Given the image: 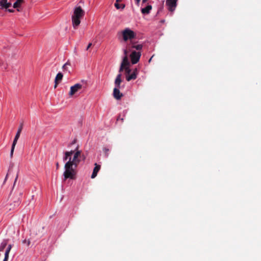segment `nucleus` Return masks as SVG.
I'll use <instances>...</instances> for the list:
<instances>
[{
	"label": "nucleus",
	"instance_id": "obj_1",
	"mask_svg": "<svg viewBox=\"0 0 261 261\" xmlns=\"http://www.w3.org/2000/svg\"><path fill=\"white\" fill-rule=\"evenodd\" d=\"M73 151V158L72 159L70 156L68 161L65 164L64 166L65 169L63 173L64 180L68 178L73 179L75 178L76 173L75 169L81 162V158L82 155V151L79 150V146H77Z\"/></svg>",
	"mask_w": 261,
	"mask_h": 261
},
{
	"label": "nucleus",
	"instance_id": "obj_2",
	"mask_svg": "<svg viewBox=\"0 0 261 261\" xmlns=\"http://www.w3.org/2000/svg\"><path fill=\"white\" fill-rule=\"evenodd\" d=\"M85 13L84 10L81 6L74 8L73 13L71 16L72 24L74 29H76L80 24L81 19L84 16Z\"/></svg>",
	"mask_w": 261,
	"mask_h": 261
},
{
	"label": "nucleus",
	"instance_id": "obj_3",
	"mask_svg": "<svg viewBox=\"0 0 261 261\" xmlns=\"http://www.w3.org/2000/svg\"><path fill=\"white\" fill-rule=\"evenodd\" d=\"M21 194H22L20 192H18L14 194H13L12 192H11L9 199L10 207H8L6 208L8 209L9 210H11L12 209L14 208L15 207L18 206L20 203V197L21 196Z\"/></svg>",
	"mask_w": 261,
	"mask_h": 261
},
{
	"label": "nucleus",
	"instance_id": "obj_4",
	"mask_svg": "<svg viewBox=\"0 0 261 261\" xmlns=\"http://www.w3.org/2000/svg\"><path fill=\"white\" fill-rule=\"evenodd\" d=\"M123 40L126 42L128 40H132L136 37V33L130 29L127 28L121 32Z\"/></svg>",
	"mask_w": 261,
	"mask_h": 261
},
{
	"label": "nucleus",
	"instance_id": "obj_5",
	"mask_svg": "<svg viewBox=\"0 0 261 261\" xmlns=\"http://www.w3.org/2000/svg\"><path fill=\"white\" fill-rule=\"evenodd\" d=\"M22 128H23V124L21 123V124H20V125H19V126L18 128L17 132L15 136V138L14 139V140H13V143H12V145L11 146L10 155L11 158H13L15 147L17 144V141H18L19 138L20 137V135L21 133Z\"/></svg>",
	"mask_w": 261,
	"mask_h": 261
},
{
	"label": "nucleus",
	"instance_id": "obj_6",
	"mask_svg": "<svg viewBox=\"0 0 261 261\" xmlns=\"http://www.w3.org/2000/svg\"><path fill=\"white\" fill-rule=\"evenodd\" d=\"M141 53L138 51L137 52L136 51H133L132 54L130 55V58L131 60V62L133 64H135L137 63L140 58L141 57Z\"/></svg>",
	"mask_w": 261,
	"mask_h": 261
},
{
	"label": "nucleus",
	"instance_id": "obj_7",
	"mask_svg": "<svg viewBox=\"0 0 261 261\" xmlns=\"http://www.w3.org/2000/svg\"><path fill=\"white\" fill-rule=\"evenodd\" d=\"M82 88V85L80 84H76L70 87V90L69 92L70 96H73L76 92L81 90Z\"/></svg>",
	"mask_w": 261,
	"mask_h": 261
},
{
	"label": "nucleus",
	"instance_id": "obj_8",
	"mask_svg": "<svg viewBox=\"0 0 261 261\" xmlns=\"http://www.w3.org/2000/svg\"><path fill=\"white\" fill-rule=\"evenodd\" d=\"M177 0H167L166 4L169 7L170 11H173L176 6Z\"/></svg>",
	"mask_w": 261,
	"mask_h": 261
},
{
	"label": "nucleus",
	"instance_id": "obj_9",
	"mask_svg": "<svg viewBox=\"0 0 261 261\" xmlns=\"http://www.w3.org/2000/svg\"><path fill=\"white\" fill-rule=\"evenodd\" d=\"M119 88H120L115 87L113 90V96L117 100L120 99L123 96V94L120 93L119 91Z\"/></svg>",
	"mask_w": 261,
	"mask_h": 261
},
{
	"label": "nucleus",
	"instance_id": "obj_10",
	"mask_svg": "<svg viewBox=\"0 0 261 261\" xmlns=\"http://www.w3.org/2000/svg\"><path fill=\"white\" fill-rule=\"evenodd\" d=\"M138 74V70L137 68H135L133 72L128 75H126V79L127 81H130L132 80H135Z\"/></svg>",
	"mask_w": 261,
	"mask_h": 261
},
{
	"label": "nucleus",
	"instance_id": "obj_11",
	"mask_svg": "<svg viewBox=\"0 0 261 261\" xmlns=\"http://www.w3.org/2000/svg\"><path fill=\"white\" fill-rule=\"evenodd\" d=\"M63 76V74L61 72H59L57 74L55 80V88H56L57 87L59 83L62 81Z\"/></svg>",
	"mask_w": 261,
	"mask_h": 261
},
{
	"label": "nucleus",
	"instance_id": "obj_12",
	"mask_svg": "<svg viewBox=\"0 0 261 261\" xmlns=\"http://www.w3.org/2000/svg\"><path fill=\"white\" fill-rule=\"evenodd\" d=\"M11 3H8L7 0H0V6L2 9H7L11 6Z\"/></svg>",
	"mask_w": 261,
	"mask_h": 261
},
{
	"label": "nucleus",
	"instance_id": "obj_13",
	"mask_svg": "<svg viewBox=\"0 0 261 261\" xmlns=\"http://www.w3.org/2000/svg\"><path fill=\"white\" fill-rule=\"evenodd\" d=\"M94 165L95 167L91 175V178H94L97 176V173L100 169V165H98L97 163H95Z\"/></svg>",
	"mask_w": 261,
	"mask_h": 261
},
{
	"label": "nucleus",
	"instance_id": "obj_14",
	"mask_svg": "<svg viewBox=\"0 0 261 261\" xmlns=\"http://www.w3.org/2000/svg\"><path fill=\"white\" fill-rule=\"evenodd\" d=\"M121 82V74L119 73L117 75V77L115 80V87L120 88Z\"/></svg>",
	"mask_w": 261,
	"mask_h": 261
},
{
	"label": "nucleus",
	"instance_id": "obj_15",
	"mask_svg": "<svg viewBox=\"0 0 261 261\" xmlns=\"http://www.w3.org/2000/svg\"><path fill=\"white\" fill-rule=\"evenodd\" d=\"M151 9L152 6L150 5H148L146 7L141 9V12L144 14H148L150 13V11Z\"/></svg>",
	"mask_w": 261,
	"mask_h": 261
},
{
	"label": "nucleus",
	"instance_id": "obj_16",
	"mask_svg": "<svg viewBox=\"0 0 261 261\" xmlns=\"http://www.w3.org/2000/svg\"><path fill=\"white\" fill-rule=\"evenodd\" d=\"M129 44H130L131 49L132 48H135L136 49H137L138 50H140L142 49V47H143L142 45H141V44L136 45L135 44V43L133 42V41H130Z\"/></svg>",
	"mask_w": 261,
	"mask_h": 261
},
{
	"label": "nucleus",
	"instance_id": "obj_17",
	"mask_svg": "<svg viewBox=\"0 0 261 261\" xmlns=\"http://www.w3.org/2000/svg\"><path fill=\"white\" fill-rule=\"evenodd\" d=\"M11 248H12V245H9L6 250L5 254V258H4L3 261H8V257H9V252H10Z\"/></svg>",
	"mask_w": 261,
	"mask_h": 261
},
{
	"label": "nucleus",
	"instance_id": "obj_18",
	"mask_svg": "<svg viewBox=\"0 0 261 261\" xmlns=\"http://www.w3.org/2000/svg\"><path fill=\"white\" fill-rule=\"evenodd\" d=\"M73 153H74V151H72V150H71L70 151H66L64 153L65 156L63 158V160L64 161L67 160L68 159V158L69 159V158L71 156V155L73 154Z\"/></svg>",
	"mask_w": 261,
	"mask_h": 261
},
{
	"label": "nucleus",
	"instance_id": "obj_19",
	"mask_svg": "<svg viewBox=\"0 0 261 261\" xmlns=\"http://www.w3.org/2000/svg\"><path fill=\"white\" fill-rule=\"evenodd\" d=\"M121 65L124 66H128L129 65L128 59L127 57H124L121 64Z\"/></svg>",
	"mask_w": 261,
	"mask_h": 261
},
{
	"label": "nucleus",
	"instance_id": "obj_20",
	"mask_svg": "<svg viewBox=\"0 0 261 261\" xmlns=\"http://www.w3.org/2000/svg\"><path fill=\"white\" fill-rule=\"evenodd\" d=\"M23 0H16V1L13 4L14 8H19L22 3H23Z\"/></svg>",
	"mask_w": 261,
	"mask_h": 261
},
{
	"label": "nucleus",
	"instance_id": "obj_21",
	"mask_svg": "<svg viewBox=\"0 0 261 261\" xmlns=\"http://www.w3.org/2000/svg\"><path fill=\"white\" fill-rule=\"evenodd\" d=\"M130 51H132L130 48V44H127L126 46V49L123 50L124 57H127L128 53Z\"/></svg>",
	"mask_w": 261,
	"mask_h": 261
},
{
	"label": "nucleus",
	"instance_id": "obj_22",
	"mask_svg": "<svg viewBox=\"0 0 261 261\" xmlns=\"http://www.w3.org/2000/svg\"><path fill=\"white\" fill-rule=\"evenodd\" d=\"M7 245V241H4L0 245V251H2Z\"/></svg>",
	"mask_w": 261,
	"mask_h": 261
},
{
	"label": "nucleus",
	"instance_id": "obj_23",
	"mask_svg": "<svg viewBox=\"0 0 261 261\" xmlns=\"http://www.w3.org/2000/svg\"><path fill=\"white\" fill-rule=\"evenodd\" d=\"M115 7L116 8V9H123L125 7V5L124 4H119V3H115Z\"/></svg>",
	"mask_w": 261,
	"mask_h": 261
},
{
	"label": "nucleus",
	"instance_id": "obj_24",
	"mask_svg": "<svg viewBox=\"0 0 261 261\" xmlns=\"http://www.w3.org/2000/svg\"><path fill=\"white\" fill-rule=\"evenodd\" d=\"M124 70H125L126 74H127V75H129L130 74L131 70L129 68L128 66H125Z\"/></svg>",
	"mask_w": 261,
	"mask_h": 261
},
{
	"label": "nucleus",
	"instance_id": "obj_25",
	"mask_svg": "<svg viewBox=\"0 0 261 261\" xmlns=\"http://www.w3.org/2000/svg\"><path fill=\"white\" fill-rule=\"evenodd\" d=\"M103 151L105 152V154H106V156H108V152L109 151V149L108 148H103Z\"/></svg>",
	"mask_w": 261,
	"mask_h": 261
},
{
	"label": "nucleus",
	"instance_id": "obj_26",
	"mask_svg": "<svg viewBox=\"0 0 261 261\" xmlns=\"http://www.w3.org/2000/svg\"><path fill=\"white\" fill-rule=\"evenodd\" d=\"M125 69V66H122L121 65L120 66V67L119 68V72H120V73Z\"/></svg>",
	"mask_w": 261,
	"mask_h": 261
},
{
	"label": "nucleus",
	"instance_id": "obj_27",
	"mask_svg": "<svg viewBox=\"0 0 261 261\" xmlns=\"http://www.w3.org/2000/svg\"><path fill=\"white\" fill-rule=\"evenodd\" d=\"M92 45V43H89L87 47L86 50H88L89 48Z\"/></svg>",
	"mask_w": 261,
	"mask_h": 261
},
{
	"label": "nucleus",
	"instance_id": "obj_28",
	"mask_svg": "<svg viewBox=\"0 0 261 261\" xmlns=\"http://www.w3.org/2000/svg\"><path fill=\"white\" fill-rule=\"evenodd\" d=\"M62 68L65 70H67V66H66V65L64 64L63 67H62Z\"/></svg>",
	"mask_w": 261,
	"mask_h": 261
},
{
	"label": "nucleus",
	"instance_id": "obj_29",
	"mask_svg": "<svg viewBox=\"0 0 261 261\" xmlns=\"http://www.w3.org/2000/svg\"><path fill=\"white\" fill-rule=\"evenodd\" d=\"M8 11L11 13L14 12V10L13 9H8Z\"/></svg>",
	"mask_w": 261,
	"mask_h": 261
},
{
	"label": "nucleus",
	"instance_id": "obj_30",
	"mask_svg": "<svg viewBox=\"0 0 261 261\" xmlns=\"http://www.w3.org/2000/svg\"><path fill=\"white\" fill-rule=\"evenodd\" d=\"M17 178H18V175H17L16 177V178H15V181H14V182L13 187H14V186H15V183H16V180H17Z\"/></svg>",
	"mask_w": 261,
	"mask_h": 261
},
{
	"label": "nucleus",
	"instance_id": "obj_31",
	"mask_svg": "<svg viewBox=\"0 0 261 261\" xmlns=\"http://www.w3.org/2000/svg\"><path fill=\"white\" fill-rule=\"evenodd\" d=\"M35 230H37V228H34V229H33V232H36V235L38 234L39 233H38L37 232H36V231H35Z\"/></svg>",
	"mask_w": 261,
	"mask_h": 261
},
{
	"label": "nucleus",
	"instance_id": "obj_32",
	"mask_svg": "<svg viewBox=\"0 0 261 261\" xmlns=\"http://www.w3.org/2000/svg\"><path fill=\"white\" fill-rule=\"evenodd\" d=\"M65 64L67 66L68 65H70V62L69 61H68Z\"/></svg>",
	"mask_w": 261,
	"mask_h": 261
},
{
	"label": "nucleus",
	"instance_id": "obj_33",
	"mask_svg": "<svg viewBox=\"0 0 261 261\" xmlns=\"http://www.w3.org/2000/svg\"><path fill=\"white\" fill-rule=\"evenodd\" d=\"M59 163H56V167H57V169H58L59 168Z\"/></svg>",
	"mask_w": 261,
	"mask_h": 261
},
{
	"label": "nucleus",
	"instance_id": "obj_34",
	"mask_svg": "<svg viewBox=\"0 0 261 261\" xmlns=\"http://www.w3.org/2000/svg\"><path fill=\"white\" fill-rule=\"evenodd\" d=\"M122 1V0H116V3H119V2H121Z\"/></svg>",
	"mask_w": 261,
	"mask_h": 261
},
{
	"label": "nucleus",
	"instance_id": "obj_35",
	"mask_svg": "<svg viewBox=\"0 0 261 261\" xmlns=\"http://www.w3.org/2000/svg\"><path fill=\"white\" fill-rule=\"evenodd\" d=\"M148 0H142V3H146Z\"/></svg>",
	"mask_w": 261,
	"mask_h": 261
},
{
	"label": "nucleus",
	"instance_id": "obj_36",
	"mask_svg": "<svg viewBox=\"0 0 261 261\" xmlns=\"http://www.w3.org/2000/svg\"><path fill=\"white\" fill-rule=\"evenodd\" d=\"M8 174H9V173H7V175H6V178H5V181L7 179V177H8Z\"/></svg>",
	"mask_w": 261,
	"mask_h": 261
},
{
	"label": "nucleus",
	"instance_id": "obj_37",
	"mask_svg": "<svg viewBox=\"0 0 261 261\" xmlns=\"http://www.w3.org/2000/svg\"><path fill=\"white\" fill-rule=\"evenodd\" d=\"M136 2L137 3V4H139V2H140V0H136Z\"/></svg>",
	"mask_w": 261,
	"mask_h": 261
},
{
	"label": "nucleus",
	"instance_id": "obj_38",
	"mask_svg": "<svg viewBox=\"0 0 261 261\" xmlns=\"http://www.w3.org/2000/svg\"><path fill=\"white\" fill-rule=\"evenodd\" d=\"M153 56L149 59V62H150V61H151V59L152 58Z\"/></svg>",
	"mask_w": 261,
	"mask_h": 261
},
{
	"label": "nucleus",
	"instance_id": "obj_39",
	"mask_svg": "<svg viewBox=\"0 0 261 261\" xmlns=\"http://www.w3.org/2000/svg\"><path fill=\"white\" fill-rule=\"evenodd\" d=\"M30 241H29H29H28V245L30 244Z\"/></svg>",
	"mask_w": 261,
	"mask_h": 261
},
{
	"label": "nucleus",
	"instance_id": "obj_40",
	"mask_svg": "<svg viewBox=\"0 0 261 261\" xmlns=\"http://www.w3.org/2000/svg\"><path fill=\"white\" fill-rule=\"evenodd\" d=\"M40 229H42V230H43L44 228L42 227L41 228H39Z\"/></svg>",
	"mask_w": 261,
	"mask_h": 261
},
{
	"label": "nucleus",
	"instance_id": "obj_41",
	"mask_svg": "<svg viewBox=\"0 0 261 261\" xmlns=\"http://www.w3.org/2000/svg\"><path fill=\"white\" fill-rule=\"evenodd\" d=\"M120 120H121L122 121H123V118H121Z\"/></svg>",
	"mask_w": 261,
	"mask_h": 261
},
{
	"label": "nucleus",
	"instance_id": "obj_42",
	"mask_svg": "<svg viewBox=\"0 0 261 261\" xmlns=\"http://www.w3.org/2000/svg\"><path fill=\"white\" fill-rule=\"evenodd\" d=\"M119 117H118L117 119V120H118L119 119Z\"/></svg>",
	"mask_w": 261,
	"mask_h": 261
},
{
	"label": "nucleus",
	"instance_id": "obj_43",
	"mask_svg": "<svg viewBox=\"0 0 261 261\" xmlns=\"http://www.w3.org/2000/svg\"><path fill=\"white\" fill-rule=\"evenodd\" d=\"M26 241H27L26 240H24L23 243H26Z\"/></svg>",
	"mask_w": 261,
	"mask_h": 261
}]
</instances>
